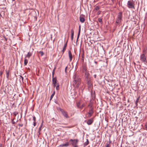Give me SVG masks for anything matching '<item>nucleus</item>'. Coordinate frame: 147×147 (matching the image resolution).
I'll return each instance as SVG.
<instances>
[{
	"label": "nucleus",
	"mask_w": 147,
	"mask_h": 147,
	"mask_svg": "<svg viewBox=\"0 0 147 147\" xmlns=\"http://www.w3.org/2000/svg\"><path fill=\"white\" fill-rule=\"evenodd\" d=\"M122 12H119L118 13L117 18H122Z\"/></svg>",
	"instance_id": "nucleus-20"
},
{
	"label": "nucleus",
	"mask_w": 147,
	"mask_h": 147,
	"mask_svg": "<svg viewBox=\"0 0 147 147\" xmlns=\"http://www.w3.org/2000/svg\"><path fill=\"white\" fill-rule=\"evenodd\" d=\"M67 42L65 43L64 45V47L63 48V49L62 50V54H63L64 52L65 51L66 49V48L67 46Z\"/></svg>",
	"instance_id": "nucleus-16"
},
{
	"label": "nucleus",
	"mask_w": 147,
	"mask_h": 147,
	"mask_svg": "<svg viewBox=\"0 0 147 147\" xmlns=\"http://www.w3.org/2000/svg\"><path fill=\"white\" fill-rule=\"evenodd\" d=\"M70 141L71 142V145L74 147H78V145L79 142L78 140L71 139Z\"/></svg>",
	"instance_id": "nucleus-3"
},
{
	"label": "nucleus",
	"mask_w": 147,
	"mask_h": 147,
	"mask_svg": "<svg viewBox=\"0 0 147 147\" xmlns=\"http://www.w3.org/2000/svg\"><path fill=\"white\" fill-rule=\"evenodd\" d=\"M41 131H39V129H38V133H39V134H40V132Z\"/></svg>",
	"instance_id": "nucleus-53"
},
{
	"label": "nucleus",
	"mask_w": 147,
	"mask_h": 147,
	"mask_svg": "<svg viewBox=\"0 0 147 147\" xmlns=\"http://www.w3.org/2000/svg\"><path fill=\"white\" fill-rule=\"evenodd\" d=\"M116 19L117 20H119L121 21L122 20V18H117Z\"/></svg>",
	"instance_id": "nucleus-39"
},
{
	"label": "nucleus",
	"mask_w": 147,
	"mask_h": 147,
	"mask_svg": "<svg viewBox=\"0 0 147 147\" xmlns=\"http://www.w3.org/2000/svg\"><path fill=\"white\" fill-rule=\"evenodd\" d=\"M140 60L145 64L147 63L146 57L144 54H142L140 55Z\"/></svg>",
	"instance_id": "nucleus-6"
},
{
	"label": "nucleus",
	"mask_w": 147,
	"mask_h": 147,
	"mask_svg": "<svg viewBox=\"0 0 147 147\" xmlns=\"http://www.w3.org/2000/svg\"><path fill=\"white\" fill-rule=\"evenodd\" d=\"M95 99V92H94V93L92 92H91V98L90 100L91 101L92 99L93 100H94Z\"/></svg>",
	"instance_id": "nucleus-13"
},
{
	"label": "nucleus",
	"mask_w": 147,
	"mask_h": 147,
	"mask_svg": "<svg viewBox=\"0 0 147 147\" xmlns=\"http://www.w3.org/2000/svg\"><path fill=\"white\" fill-rule=\"evenodd\" d=\"M33 120L34 121L33 122H35L36 120V118L34 116L33 117Z\"/></svg>",
	"instance_id": "nucleus-36"
},
{
	"label": "nucleus",
	"mask_w": 147,
	"mask_h": 147,
	"mask_svg": "<svg viewBox=\"0 0 147 147\" xmlns=\"http://www.w3.org/2000/svg\"><path fill=\"white\" fill-rule=\"evenodd\" d=\"M110 144L107 143L106 144V147H110Z\"/></svg>",
	"instance_id": "nucleus-35"
},
{
	"label": "nucleus",
	"mask_w": 147,
	"mask_h": 147,
	"mask_svg": "<svg viewBox=\"0 0 147 147\" xmlns=\"http://www.w3.org/2000/svg\"><path fill=\"white\" fill-rule=\"evenodd\" d=\"M91 80H86V83L87 84V86L89 90L91 89L92 86V84Z\"/></svg>",
	"instance_id": "nucleus-4"
},
{
	"label": "nucleus",
	"mask_w": 147,
	"mask_h": 147,
	"mask_svg": "<svg viewBox=\"0 0 147 147\" xmlns=\"http://www.w3.org/2000/svg\"><path fill=\"white\" fill-rule=\"evenodd\" d=\"M100 8V7L98 6H97L94 9V10H96V11L98 10Z\"/></svg>",
	"instance_id": "nucleus-32"
},
{
	"label": "nucleus",
	"mask_w": 147,
	"mask_h": 147,
	"mask_svg": "<svg viewBox=\"0 0 147 147\" xmlns=\"http://www.w3.org/2000/svg\"><path fill=\"white\" fill-rule=\"evenodd\" d=\"M96 74H94L93 75V77L94 78H96Z\"/></svg>",
	"instance_id": "nucleus-50"
},
{
	"label": "nucleus",
	"mask_w": 147,
	"mask_h": 147,
	"mask_svg": "<svg viewBox=\"0 0 147 147\" xmlns=\"http://www.w3.org/2000/svg\"><path fill=\"white\" fill-rule=\"evenodd\" d=\"M147 50V48L144 49L143 51V54H144V55H145V54H146V53Z\"/></svg>",
	"instance_id": "nucleus-29"
},
{
	"label": "nucleus",
	"mask_w": 147,
	"mask_h": 147,
	"mask_svg": "<svg viewBox=\"0 0 147 147\" xmlns=\"http://www.w3.org/2000/svg\"><path fill=\"white\" fill-rule=\"evenodd\" d=\"M67 68V67H66L65 68V72H66V69Z\"/></svg>",
	"instance_id": "nucleus-56"
},
{
	"label": "nucleus",
	"mask_w": 147,
	"mask_h": 147,
	"mask_svg": "<svg viewBox=\"0 0 147 147\" xmlns=\"http://www.w3.org/2000/svg\"><path fill=\"white\" fill-rule=\"evenodd\" d=\"M121 22V21L116 19V21L115 23V26H117L119 25Z\"/></svg>",
	"instance_id": "nucleus-17"
},
{
	"label": "nucleus",
	"mask_w": 147,
	"mask_h": 147,
	"mask_svg": "<svg viewBox=\"0 0 147 147\" xmlns=\"http://www.w3.org/2000/svg\"><path fill=\"white\" fill-rule=\"evenodd\" d=\"M80 29H79L78 32V35H80Z\"/></svg>",
	"instance_id": "nucleus-41"
},
{
	"label": "nucleus",
	"mask_w": 147,
	"mask_h": 147,
	"mask_svg": "<svg viewBox=\"0 0 147 147\" xmlns=\"http://www.w3.org/2000/svg\"><path fill=\"white\" fill-rule=\"evenodd\" d=\"M80 109H82L83 107V105H82L81 106H80Z\"/></svg>",
	"instance_id": "nucleus-51"
},
{
	"label": "nucleus",
	"mask_w": 147,
	"mask_h": 147,
	"mask_svg": "<svg viewBox=\"0 0 147 147\" xmlns=\"http://www.w3.org/2000/svg\"><path fill=\"white\" fill-rule=\"evenodd\" d=\"M55 69H56V67H55L54 68V69L53 70V71H52L55 72Z\"/></svg>",
	"instance_id": "nucleus-49"
},
{
	"label": "nucleus",
	"mask_w": 147,
	"mask_h": 147,
	"mask_svg": "<svg viewBox=\"0 0 147 147\" xmlns=\"http://www.w3.org/2000/svg\"><path fill=\"white\" fill-rule=\"evenodd\" d=\"M69 145L68 142H66L65 144H62L60 145L59 146L60 147H63L64 146H68Z\"/></svg>",
	"instance_id": "nucleus-14"
},
{
	"label": "nucleus",
	"mask_w": 147,
	"mask_h": 147,
	"mask_svg": "<svg viewBox=\"0 0 147 147\" xmlns=\"http://www.w3.org/2000/svg\"><path fill=\"white\" fill-rule=\"evenodd\" d=\"M94 63H95L96 64H97V62L96 61H95Z\"/></svg>",
	"instance_id": "nucleus-59"
},
{
	"label": "nucleus",
	"mask_w": 147,
	"mask_h": 147,
	"mask_svg": "<svg viewBox=\"0 0 147 147\" xmlns=\"http://www.w3.org/2000/svg\"><path fill=\"white\" fill-rule=\"evenodd\" d=\"M6 77L7 79H9V71H7V70H6Z\"/></svg>",
	"instance_id": "nucleus-23"
},
{
	"label": "nucleus",
	"mask_w": 147,
	"mask_h": 147,
	"mask_svg": "<svg viewBox=\"0 0 147 147\" xmlns=\"http://www.w3.org/2000/svg\"><path fill=\"white\" fill-rule=\"evenodd\" d=\"M135 2L133 0L128 1L127 5L128 8L130 9H135Z\"/></svg>",
	"instance_id": "nucleus-2"
},
{
	"label": "nucleus",
	"mask_w": 147,
	"mask_h": 147,
	"mask_svg": "<svg viewBox=\"0 0 147 147\" xmlns=\"http://www.w3.org/2000/svg\"><path fill=\"white\" fill-rule=\"evenodd\" d=\"M32 51H30L26 55V56L25 57V58H26V57H27L28 59H29L30 57L32 55L34 49H32Z\"/></svg>",
	"instance_id": "nucleus-8"
},
{
	"label": "nucleus",
	"mask_w": 147,
	"mask_h": 147,
	"mask_svg": "<svg viewBox=\"0 0 147 147\" xmlns=\"http://www.w3.org/2000/svg\"><path fill=\"white\" fill-rule=\"evenodd\" d=\"M43 121H42V122L41 124L40 125L39 128L38 129H39V131H41L42 129L41 128L43 125Z\"/></svg>",
	"instance_id": "nucleus-28"
},
{
	"label": "nucleus",
	"mask_w": 147,
	"mask_h": 147,
	"mask_svg": "<svg viewBox=\"0 0 147 147\" xmlns=\"http://www.w3.org/2000/svg\"><path fill=\"white\" fill-rule=\"evenodd\" d=\"M39 53L40 54L41 56H42L43 55L44 52L42 51H40Z\"/></svg>",
	"instance_id": "nucleus-34"
},
{
	"label": "nucleus",
	"mask_w": 147,
	"mask_h": 147,
	"mask_svg": "<svg viewBox=\"0 0 147 147\" xmlns=\"http://www.w3.org/2000/svg\"><path fill=\"white\" fill-rule=\"evenodd\" d=\"M80 103L79 102H78V103H77V107H78V108H80Z\"/></svg>",
	"instance_id": "nucleus-37"
},
{
	"label": "nucleus",
	"mask_w": 147,
	"mask_h": 147,
	"mask_svg": "<svg viewBox=\"0 0 147 147\" xmlns=\"http://www.w3.org/2000/svg\"><path fill=\"white\" fill-rule=\"evenodd\" d=\"M18 114V113L16 112H15L13 113V115L16 116V115Z\"/></svg>",
	"instance_id": "nucleus-38"
},
{
	"label": "nucleus",
	"mask_w": 147,
	"mask_h": 147,
	"mask_svg": "<svg viewBox=\"0 0 147 147\" xmlns=\"http://www.w3.org/2000/svg\"><path fill=\"white\" fill-rule=\"evenodd\" d=\"M68 54L70 61H71L72 58V55L71 52L69 50L68 51Z\"/></svg>",
	"instance_id": "nucleus-12"
},
{
	"label": "nucleus",
	"mask_w": 147,
	"mask_h": 147,
	"mask_svg": "<svg viewBox=\"0 0 147 147\" xmlns=\"http://www.w3.org/2000/svg\"><path fill=\"white\" fill-rule=\"evenodd\" d=\"M113 3H114V0H111Z\"/></svg>",
	"instance_id": "nucleus-57"
},
{
	"label": "nucleus",
	"mask_w": 147,
	"mask_h": 147,
	"mask_svg": "<svg viewBox=\"0 0 147 147\" xmlns=\"http://www.w3.org/2000/svg\"><path fill=\"white\" fill-rule=\"evenodd\" d=\"M82 72L84 74L89 72V71L87 70V67L86 65H84L83 66Z\"/></svg>",
	"instance_id": "nucleus-7"
},
{
	"label": "nucleus",
	"mask_w": 147,
	"mask_h": 147,
	"mask_svg": "<svg viewBox=\"0 0 147 147\" xmlns=\"http://www.w3.org/2000/svg\"><path fill=\"white\" fill-rule=\"evenodd\" d=\"M33 125L34 126H35L36 125V122H33Z\"/></svg>",
	"instance_id": "nucleus-42"
},
{
	"label": "nucleus",
	"mask_w": 147,
	"mask_h": 147,
	"mask_svg": "<svg viewBox=\"0 0 147 147\" xmlns=\"http://www.w3.org/2000/svg\"><path fill=\"white\" fill-rule=\"evenodd\" d=\"M20 77L21 78H22V81H23L24 80V78L21 76H20Z\"/></svg>",
	"instance_id": "nucleus-44"
},
{
	"label": "nucleus",
	"mask_w": 147,
	"mask_h": 147,
	"mask_svg": "<svg viewBox=\"0 0 147 147\" xmlns=\"http://www.w3.org/2000/svg\"><path fill=\"white\" fill-rule=\"evenodd\" d=\"M55 103H57L56 102V101H55Z\"/></svg>",
	"instance_id": "nucleus-63"
},
{
	"label": "nucleus",
	"mask_w": 147,
	"mask_h": 147,
	"mask_svg": "<svg viewBox=\"0 0 147 147\" xmlns=\"http://www.w3.org/2000/svg\"><path fill=\"white\" fill-rule=\"evenodd\" d=\"M92 102H91V101L90 100V101L88 105V107H89V108H93L92 107Z\"/></svg>",
	"instance_id": "nucleus-21"
},
{
	"label": "nucleus",
	"mask_w": 147,
	"mask_h": 147,
	"mask_svg": "<svg viewBox=\"0 0 147 147\" xmlns=\"http://www.w3.org/2000/svg\"><path fill=\"white\" fill-rule=\"evenodd\" d=\"M61 113L64 117L66 118H68L69 117V116L67 114V112L66 111L64 110Z\"/></svg>",
	"instance_id": "nucleus-10"
},
{
	"label": "nucleus",
	"mask_w": 147,
	"mask_h": 147,
	"mask_svg": "<svg viewBox=\"0 0 147 147\" xmlns=\"http://www.w3.org/2000/svg\"><path fill=\"white\" fill-rule=\"evenodd\" d=\"M100 13V11H98L97 12V15H99Z\"/></svg>",
	"instance_id": "nucleus-48"
},
{
	"label": "nucleus",
	"mask_w": 147,
	"mask_h": 147,
	"mask_svg": "<svg viewBox=\"0 0 147 147\" xmlns=\"http://www.w3.org/2000/svg\"><path fill=\"white\" fill-rule=\"evenodd\" d=\"M55 91L53 92V93L51 95V97L50 98V100H51L52 99L53 97L54 96V95H55Z\"/></svg>",
	"instance_id": "nucleus-25"
},
{
	"label": "nucleus",
	"mask_w": 147,
	"mask_h": 147,
	"mask_svg": "<svg viewBox=\"0 0 147 147\" xmlns=\"http://www.w3.org/2000/svg\"><path fill=\"white\" fill-rule=\"evenodd\" d=\"M0 16H1V14L0 13Z\"/></svg>",
	"instance_id": "nucleus-62"
},
{
	"label": "nucleus",
	"mask_w": 147,
	"mask_h": 147,
	"mask_svg": "<svg viewBox=\"0 0 147 147\" xmlns=\"http://www.w3.org/2000/svg\"><path fill=\"white\" fill-rule=\"evenodd\" d=\"M55 103H57L56 102V101H55Z\"/></svg>",
	"instance_id": "nucleus-64"
},
{
	"label": "nucleus",
	"mask_w": 147,
	"mask_h": 147,
	"mask_svg": "<svg viewBox=\"0 0 147 147\" xmlns=\"http://www.w3.org/2000/svg\"><path fill=\"white\" fill-rule=\"evenodd\" d=\"M94 121L93 118H91L89 119L86 122L87 124L88 125L91 124Z\"/></svg>",
	"instance_id": "nucleus-9"
},
{
	"label": "nucleus",
	"mask_w": 147,
	"mask_h": 147,
	"mask_svg": "<svg viewBox=\"0 0 147 147\" xmlns=\"http://www.w3.org/2000/svg\"><path fill=\"white\" fill-rule=\"evenodd\" d=\"M89 142L88 139H86V141L84 144V146L85 147L87 146L89 144Z\"/></svg>",
	"instance_id": "nucleus-19"
},
{
	"label": "nucleus",
	"mask_w": 147,
	"mask_h": 147,
	"mask_svg": "<svg viewBox=\"0 0 147 147\" xmlns=\"http://www.w3.org/2000/svg\"><path fill=\"white\" fill-rule=\"evenodd\" d=\"M80 27H81L80 26L79 27V29H80Z\"/></svg>",
	"instance_id": "nucleus-60"
},
{
	"label": "nucleus",
	"mask_w": 147,
	"mask_h": 147,
	"mask_svg": "<svg viewBox=\"0 0 147 147\" xmlns=\"http://www.w3.org/2000/svg\"><path fill=\"white\" fill-rule=\"evenodd\" d=\"M91 117V116H89V115H88V116H87V117H88V118H89V117Z\"/></svg>",
	"instance_id": "nucleus-58"
},
{
	"label": "nucleus",
	"mask_w": 147,
	"mask_h": 147,
	"mask_svg": "<svg viewBox=\"0 0 147 147\" xmlns=\"http://www.w3.org/2000/svg\"><path fill=\"white\" fill-rule=\"evenodd\" d=\"M11 123L13 124H14L16 123V122L13 121V119L12 120Z\"/></svg>",
	"instance_id": "nucleus-40"
},
{
	"label": "nucleus",
	"mask_w": 147,
	"mask_h": 147,
	"mask_svg": "<svg viewBox=\"0 0 147 147\" xmlns=\"http://www.w3.org/2000/svg\"><path fill=\"white\" fill-rule=\"evenodd\" d=\"M140 98V97H138L136 100L135 104L136 106H138V102Z\"/></svg>",
	"instance_id": "nucleus-24"
},
{
	"label": "nucleus",
	"mask_w": 147,
	"mask_h": 147,
	"mask_svg": "<svg viewBox=\"0 0 147 147\" xmlns=\"http://www.w3.org/2000/svg\"><path fill=\"white\" fill-rule=\"evenodd\" d=\"M5 40H6V41H7V39L5 37Z\"/></svg>",
	"instance_id": "nucleus-61"
},
{
	"label": "nucleus",
	"mask_w": 147,
	"mask_h": 147,
	"mask_svg": "<svg viewBox=\"0 0 147 147\" xmlns=\"http://www.w3.org/2000/svg\"><path fill=\"white\" fill-rule=\"evenodd\" d=\"M59 83H57L56 86V89L57 90H58L59 89Z\"/></svg>",
	"instance_id": "nucleus-26"
},
{
	"label": "nucleus",
	"mask_w": 147,
	"mask_h": 147,
	"mask_svg": "<svg viewBox=\"0 0 147 147\" xmlns=\"http://www.w3.org/2000/svg\"><path fill=\"white\" fill-rule=\"evenodd\" d=\"M71 36H74V30L72 29L71 30Z\"/></svg>",
	"instance_id": "nucleus-30"
},
{
	"label": "nucleus",
	"mask_w": 147,
	"mask_h": 147,
	"mask_svg": "<svg viewBox=\"0 0 147 147\" xmlns=\"http://www.w3.org/2000/svg\"><path fill=\"white\" fill-rule=\"evenodd\" d=\"M84 77H85V80H92V78L91 77V76L89 72L86 73L85 74H84Z\"/></svg>",
	"instance_id": "nucleus-5"
},
{
	"label": "nucleus",
	"mask_w": 147,
	"mask_h": 147,
	"mask_svg": "<svg viewBox=\"0 0 147 147\" xmlns=\"http://www.w3.org/2000/svg\"><path fill=\"white\" fill-rule=\"evenodd\" d=\"M18 125L20 126H21V127H22L23 126V124H19Z\"/></svg>",
	"instance_id": "nucleus-46"
},
{
	"label": "nucleus",
	"mask_w": 147,
	"mask_h": 147,
	"mask_svg": "<svg viewBox=\"0 0 147 147\" xmlns=\"http://www.w3.org/2000/svg\"><path fill=\"white\" fill-rule=\"evenodd\" d=\"M98 21L99 22L101 23V24L102 23V19L100 18H98Z\"/></svg>",
	"instance_id": "nucleus-31"
},
{
	"label": "nucleus",
	"mask_w": 147,
	"mask_h": 147,
	"mask_svg": "<svg viewBox=\"0 0 147 147\" xmlns=\"http://www.w3.org/2000/svg\"><path fill=\"white\" fill-rule=\"evenodd\" d=\"M3 74V71H0V76H1Z\"/></svg>",
	"instance_id": "nucleus-43"
},
{
	"label": "nucleus",
	"mask_w": 147,
	"mask_h": 147,
	"mask_svg": "<svg viewBox=\"0 0 147 147\" xmlns=\"http://www.w3.org/2000/svg\"><path fill=\"white\" fill-rule=\"evenodd\" d=\"M54 87H55L56 86V84H53Z\"/></svg>",
	"instance_id": "nucleus-54"
},
{
	"label": "nucleus",
	"mask_w": 147,
	"mask_h": 147,
	"mask_svg": "<svg viewBox=\"0 0 147 147\" xmlns=\"http://www.w3.org/2000/svg\"><path fill=\"white\" fill-rule=\"evenodd\" d=\"M52 81L53 84H57V80L56 77L54 78L53 77Z\"/></svg>",
	"instance_id": "nucleus-15"
},
{
	"label": "nucleus",
	"mask_w": 147,
	"mask_h": 147,
	"mask_svg": "<svg viewBox=\"0 0 147 147\" xmlns=\"http://www.w3.org/2000/svg\"><path fill=\"white\" fill-rule=\"evenodd\" d=\"M57 109L58 110L60 111L61 112V113H62L63 111H64L63 109L60 107L58 108Z\"/></svg>",
	"instance_id": "nucleus-33"
},
{
	"label": "nucleus",
	"mask_w": 147,
	"mask_h": 147,
	"mask_svg": "<svg viewBox=\"0 0 147 147\" xmlns=\"http://www.w3.org/2000/svg\"><path fill=\"white\" fill-rule=\"evenodd\" d=\"M28 63V60L25 59L24 61V65H26Z\"/></svg>",
	"instance_id": "nucleus-27"
},
{
	"label": "nucleus",
	"mask_w": 147,
	"mask_h": 147,
	"mask_svg": "<svg viewBox=\"0 0 147 147\" xmlns=\"http://www.w3.org/2000/svg\"><path fill=\"white\" fill-rule=\"evenodd\" d=\"M79 36L80 35H78L77 37V38L76 42H77L78 41V38H79Z\"/></svg>",
	"instance_id": "nucleus-45"
},
{
	"label": "nucleus",
	"mask_w": 147,
	"mask_h": 147,
	"mask_svg": "<svg viewBox=\"0 0 147 147\" xmlns=\"http://www.w3.org/2000/svg\"><path fill=\"white\" fill-rule=\"evenodd\" d=\"M2 144H0V147H2Z\"/></svg>",
	"instance_id": "nucleus-55"
},
{
	"label": "nucleus",
	"mask_w": 147,
	"mask_h": 147,
	"mask_svg": "<svg viewBox=\"0 0 147 147\" xmlns=\"http://www.w3.org/2000/svg\"><path fill=\"white\" fill-rule=\"evenodd\" d=\"M94 113L93 108H90L89 109L88 114L89 115V116H91Z\"/></svg>",
	"instance_id": "nucleus-11"
},
{
	"label": "nucleus",
	"mask_w": 147,
	"mask_h": 147,
	"mask_svg": "<svg viewBox=\"0 0 147 147\" xmlns=\"http://www.w3.org/2000/svg\"><path fill=\"white\" fill-rule=\"evenodd\" d=\"M80 84V82H77V84L76 85H75L74 86V87H75L76 88H79V85Z\"/></svg>",
	"instance_id": "nucleus-22"
},
{
	"label": "nucleus",
	"mask_w": 147,
	"mask_h": 147,
	"mask_svg": "<svg viewBox=\"0 0 147 147\" xmlns=\"http://www.w3.org/2000/svg\"><path fill=\"white\" fill-rule=\"evenodd\" d=\"M73 78L74 79L73 84L74 86L76 84L77 82H80L81 79L79 78L78 76L76 74H74L73 77Z\"/></svg>",
	"instance_id": "nucleus-1"
},
{
	"label": "nucleus",
	"mask_w": 147,
	"mask_h": 147,
	"mask_svg": "<svg viewBox=\"0 0 147 147\" xmlns=\"http://www.w3.org/2000/svg\"><path fill=\"white\" fill-rule=\"evenodd\" d=\"M74 36H71V39L72 41L73 40V38Z\"/></svg>",
	"instance_id": "nucleus-52"
},
{
	"label": "nucleus",
	"mask_w": 147,
	"mask_h": 147,
	"mask_svg": "<svg viewBox=\"0 0 147 147\" xmlns=\"http://www.w3.org/2000/svg\"><path fill=\"white\" fill-rule=\"evenodd\" d=\"M80 21L82 23H83L85 21V19L84 17L81 16L80 17Z\"/></svg>",
	"instance_id": "nucleus-18"
},
{
	"label": "nucleus",
	"mask_w": 147,
	"mask_h": 147,
	"mask_svg": "<svg viewBox=\"0 0 147 147\" xmlns=\"http://www.w3.org/2000/svg\"><path fill=\"white\" fill-rule=\"evenodd\" d=\"M54 73H55V72L52 71V77H54Z\"/></svg>",
	"instance_id": "nucleus-47"
}]
</instances>
